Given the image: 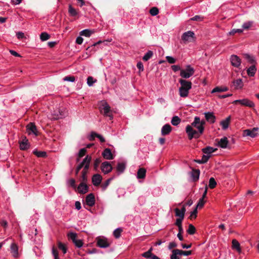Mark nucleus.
Here are the masks:
<instances>
[{
  "mask_svg": "<svg viewBox=\"0 0 259 259\" xmlns=\"http://www.w3.org/2000/svg\"><path fill=\"white\" fill-rule=\"evenodd\" d=\"M195 128L198 130L197 131L194 130L192 126H190V125H187L186 127V132L188 134L189 140H191L193 138H199L203 133L204 127H202L201 125L198 124L196 126Z\"/></svg>",
  "mask_w": 259,
  "mask_h": 259,
  "instance_id": "1",
  "label": "nucleus"
},
{
  "mask_svg": "<svg viewBox=\"0 0 259 259\" xmlns=\"http://www.w3.org/2000/svg\"><path fill=\"white\" fill-rule=\"evenodd\" d=\"M179 82L181 84V87L179 88L180 96L183 98L187 97L189 94V91L192 88L191 82L185 79H180Z\"/></svg>",
  "mask_w": 259,
  "mask_h": 259,
  "instance_id": "2",
  "label": "nucleus"
},
{
  "mask_svg": "<svg viewBox=\"0 0 259 259\" xmlns=\"http://www.w3.org/2000/svg\"><path fill=\"white\" fill-rule=\"evenodd\" d=\"M96 245L100 248H106L110 246V242L103 236H99L96 238Z\"/></svg>",
  "mask_w": 259,
  "mask_h": 259,
  "instance_id": "3",
  "label": "nucleus"
},
{
  "mask_svg": "<svg viewBox=\"0 0 259 259\" xmlns=\"http://www.w3.org/2000/svg\"><path fill=\"white\" fill-rule=\"evenodd\" d=\"M195 70L190 65L186 66L185 69L181 70L180 76L184 78H188L192 76L194 73Z\"/></svg>",
  "mask_w": 259,
  "mask_h": 259,
  "instance_id": "4",
  "label": "nucleus"
},
{
  "mask_svg": "<svg viewBox=\"0 0 259 259\" xmlns=\"http://www.w3.org/2000/svg\"><path fill=\"white\" fill-rule=\"evenodd\" d=\"M195 38V34L193 31H188L182 35V40L184 43L192 42Z\"/></svg>",
  "mask_w": 259,
  "mask_h": 259,
  "instance_id": "5",
  "label": "nucleus"
},
{
  "mask_svg": "<svg viewBox=\"0 0 259 259\" xmlns=\"http://www.w3.org/2000/svg\"><path fill=\"white\" fill-rule=\"evenodd\" d=\"M102 106L103 108L100 109L101 112L103 113L104 116H108L110 120H111L113 118V115L111 113L110 107L106 102H104L102 103Z\"/></svg>",
  "mask_w": 259,
  "mask_h": 259,
  "instance_id": "6",
  "label": "nucleus"
},
{
  "mask_svg": "<svg viewBox=\"0 0 259 259\" xmlns=\"http://www.w3.org/2000/svg\"><path fill=\"white\" fill-rule=\"evenodd\" d=\"M240 103L241 105L252 108L254 106V103L247 99H243L242 100H237L233 101V104H236Z\"/></svg>",
  "mask_w": 259,
  "mask_h": 259,
  "instance_id": "7",
  "label": "nucleus"
},
{
  "mask_svg": "<svg viewBox=\"0 0 259 259\" xmlns=\"http://www.w3.org/2000/svg\"><path fill=\"white\" fill-rule=\"evenodd\" d=\"M101 169L105 174L111 172L112 170V166L108 161L103 162L101 165Z\"/></svg>",
  "mask_w": 259,
  "mask_h": 259,
  "instance_id": "8",
  "label": "nucleus"
},
{
  "mask_svg": "<svg viewBox=\"0 0 259 259\" xmlns=\"http://www.w3.org/2000/svg\"><path fill=\"white\" fill-rule=\"evenodd\" d=\"M258 130V128L257 127L245 130L243 131V136H250L252 138H254L257 136Z\"/></svg>",
  "mask_w": 259,
  "mask_h": 259,
  "instance_id": "9",
  "label": "nucleus"
},
{
  "mask_svg": "<svg viewBox=\"0 0 259 259\" xmlns=\"http://www.w3.org/2000/svg\"><path fill=\"white\" fill-rule=\"evenodd\" d=\"M230 62L231 65L235 67L238 68L241 65V59L235 55H231L230 57Z\"/></svg>",
  "mask_w": 259,
  "mask_h": 259,
  "instance_id": "10",
  "label": "nucleus"
},
{
  "mask_svg": "<svg viewBox=\"0 0 259 259\" xmlns=\"http://www.w3.org/2000/svg\"><path fill=\"white\" fill-rule=\"evenodd\" d=\"M20 145V148L22 150H26L29 147V144L28 141L25 136L22 137V140L19 142Z\"/></svg>",
  "mask_w": 259,
  "mask_h": 259,
  "instance_id": "11",
  "label": "nucleus"
},
{
  "mask_svg": "<svg viewBox=\"0 0 259 259\" xmlns=\"http://www.w3.org/2000/svg\"><path fill=\"white\" fill-rule=\"evenodd\" d=\"M26 130L29 134H30L31 133H32L35 136L38 135L36 126L34 123L30 122L29 124H28L26 126Z\"/></svg>",
  "mask_w": 259,
  "mask_h": 259,
  "instance_id": "12",
  "label": "nucleus"
},
{
  "mask_svg": "<svg viewBox=\"0 0 259 259\" xmlns=\"http://www.w3.org/2000/svg\"><path fill=\"white\" fill-rule=\"evenodd\" d=\"M89 189V186L87 185V183H80L77 188L78 193L82 194L87 193Z\"/></svg>",
  "mask_w": 259,
  "mask_h": 259,
  "instance_id": "13",
  "label": "nucleus"
},
{
  "mask_svg": "<svg viewBox=\"0 0 259 259\" xmlns=\"http://www.w3.org/2000/svg\"><path fill=\"white\" fill-rule=\"evenodd\" d=\"M102 180V176L98 174L94 175L92 178V183L93 185L95 186H99L101 184Z\"/></svg>",
  "mask_w": 259,
  "mask_h": 259,
  "instance_id": "14",
  "label": "nucleus"
},
{
  "mask_svg": "<svg viewBox=\"0 0 259 259\" xmlns=\"http://www.w3.org/2000/svg\"><path fill=\"white\" fill-rule=\"evenodd\" d=\"M85 202L88 205L93 206L95 203V196L93 193L88 195L85 198Z\"/></svg>",
  "mask_w": 259,
  "mask_h": 259,
  "instance_id": "15",
  "label": "nucleus"
},
{
  "mask_svg": "<svg viewBox=\"0 0 259 259\" xmlns=\"http://www.w3.org/2000/svg\"><path fill=\"white\" fill-rule=\"evenodd\" d=\"M103 157L107 160H112L114 158V156L109 148H106L102 152Z\"/></svg>",
  "mask_w": 259,
  "mask_h": 259,
  "instance_id": "16",
  "label": "nucleus"
},
{
  "mask_svg": "<svg viewBox=\"0 0 259 259\" xmlns=\"http://www.w3.org/2000/svg\"><path fill=\"white\" fill-rule=\"evenodd\" d=\"M205 118L206 120L210 123H213L215 121L216 117L212 112L204 113Z\"/></svg>",
  "mask_w": 259,
  "mask_h": 259,
  "instance_id": "17",
  "label": "nucleus"
},
{
  "mask_svg": "<svg viewBox=\"0 0 259 259\" xmlns=\"http://www.w3.org/2000/svg\"><path fill=\"white\" fill-rule=\"evenodd\" d=\"M172 128L170 124H165L161 128V135L165 136L168 135L171 131Z\"/></svg>",
  "mask_w": 259,
  "mask_h": 259,
  "instance_id": "18",
  "label": "nucleus"
},
{
  "mask_svg": "<svg viewBox=\"0 0 259 259\" xmlns=\"http://www.w3.org/2000/svg\"><path fill=\"white\" fill-rule=\"evenodd\" d=\"M200 173V171L199 169L192 168L191 177L192 178L194 182H197L199 180Z\"/></svg>",
  "mask_w": 259,
  "mask_h": 259,
  "instance_id": "19",
  "label": "nucleus"
},
{
  "mask_svg": "<svg viewBox=\"0 0 259 259\" xmlns=\"http://www.w3.org/2000/svg\"><path fill=\"white\" fill-rule=\"evenodd\" d=\"M95 138H98L100 140V141L101 143H104L105 142V140L102 136H101L100 134H97L95 132H92L90 140H91V141L94 140Z\"/></svg>",
  "mask_w": 259,
  "mask_h": 259,
  "instance_id": "20",
  "label": "nucleus"
},
{
  "mask_svg": "<svg viewBox=\"0 0 259 259\" xmlns=\"http://www.w3.org/2000/svg\"><path fill=\"white\" fill-rule=\"evenodd\" d=\"M228 144V140L227 137H224L218 142V145L222 148H226Z\"/></svg>",
  "mask_w": 259,
  "mask_h": 259,
  "instance_id": "21",
  "label": "nucleus"
},
{
  "mask_svg": "<svg viewBox=\"0 0 259 259\" xmlns=\"http://www.w3.org/2000/svg\"><path fill=\"white\" fill-rule=\"evenodd\" d=\"M11 251L14 257H17L18 256V246L14 243H12L11 245Z\"/></svg>",
  "mask_w": 259,
  "mask_h": 259,
  "instance_id": "22",
  "label": "nucleus"
},
{
  "mask_svg": "<svg viewBox=\"0 0 259 259\" xmlns=\"http://www.w3.org/2000/svg\"><path fill=\"white\" fill-rule=\"evenodd\" d=\"M231 120V116H228L225 120H222L220 124L222 126V128L224 130L228 128Z\"/></svg>",
  "mask_w": 259,
  "mask_h": 259,
  "instance_id": "23",
  "label": "nucleus"
},
{
  "mask_svg": "<svg viewBox=\"0 0 259 259\" xmlns=\"http://www.w3.org/2000/svg\"><path fill=\"white\" fill-rule=\"evenodd\" d=\"M146 170L144 168H140L137 172V178L139 179H143L145 178Z\"/></svg>",
  "mask_w": 259,
  "mask_h": 259,
  "instance_id": "24",
  "label": "nucleus"
},
{
  "mask_svg": "<svg viewBox=\"0 0 259 259\" xmlns=\"http://www.w3.org/2000/svg\"><path fill=\"white\" fill-rule=\"evenodd\" d=\"M228 90V88L227 87L218 86L212 90L211 93L224 92L227 91Z\"/></svg>",
  "mask_w": 259,
  "mask_h": 259,
  "instance_id": "25",
  "label": "nucleus"
},
{
  "mask_svg": "<svg viewBox=\"0 0 259 259\" xmlns=\"http://www.w3.org/2000/svg\"><path fill=\"white\" fill-rule=\"evenodd\" d=\"M217 150V149H214L213 148L211 147H210V146H207L203 149H202V152L208 155H210V154L214 152H215L216 150Z\"/></svg>",
  "mask_w": 259,
  "mask_h": 259,
  "instance_id": "26",
  "label": "nucleus"
},
{
  "mask_svg": "<svg viewBox=\"0 0 259 259\" xmlns=\"http://www.w3.org/2000/svg\"><path fill=\"white\" fill-rule=\"evenodd\" d=\"M256 70V69L255 68V65L253 64L248 68L247 72L249 76H253L255 73Z\"/></svg>",
  "mask_w": 259,
  "mask_h": 259,
  "instance_id": "27",
  "label": "nucleus"
},
{
  "mask_svg": "<svg viewBox=\"0 0 259 259\" xmlns=\"http://www.w3.org/2000/svg\"><path fill=\"white\" fill-rule=\"evenodd\" d=\"M232 248L236 249L239 253L241 251L240 244L236 239L232 240Z\"/></svg>",
  "mask_w": 259,
  "mask_h": 259,
  "instance_id": "28",
  "label": "nucleus"
},
{
  "mask_svg": "<svg viewBox=\"0 0 259 259\" xmlns=\"http://www.w3.org/2000/svg\"><path fill=\"white\" fill-rule=\"evenodd\" d=\"M94 32L93 31H92L90 29H84L81 31L79 32V34L80 36H84L85 37H90L92 34Z\"/></svg>",
  "mask_w": 259,
  "mask_h": 259,
  "instance_id": "29",
  "label": "nucleus"
},
{
  "mask_svg": "<svg viewBox=\"0 0 259 259\" xmlns=\"http://www.w3.org/2000/svg\"><path fill=\"white\" fill-rule=\"evenodd\" d=\"M233 83L235 87V89H236L241 88L243 85V82L241 79H238L234 80Z\"/></svg>",
  "mask_w": 259,
  "mask_h": 259,
  "instance_id": "30",
  "label": "nucleus"
},
{
  "mask_svg": "<svg viewBox=\"0 0 259 259\" xmlns=\"http://www.w3.org/2000/svg\"><path fill=\"white\" fill-rule=\"evenodd\" d=\"M178 255H180L179 249H174L172 251V254L170 255V259H180Z\"/></svg>",
  "mask_w": 259,
  "mask_h": 259,
  "instance_id": "31",
  "label": "nucleus"
},
{
  "mask_svg": "<svg viewBox=\"0 0 259 259\" xmlns=\"http://www.w3.org/2000/svg\"><path fill=\"white\" fill-rule=\"evenodd\" d=\"M33 153L38 157H46L47 156V153L45 151H40L37 150H34Z\"/></svg>",
  "mask_w": 259,
  "mask_h": 259,
  "instance_id": "32",
  "label": "nucleus"
},
{
  "mask_svg": "<svg viewBox=\"0 0 259 259\" xmlns=\"http://www.w3.org/2000/svg\"><path fill=\"white\" fill-rule=\"evenodd\" d=\"M181 119L178 116H174L171 120L173 125L177 126L181 122Z\"/></svg>",
  "mask_w": 259,
  "mask_h": 259,
  "instance_id": "33",
  "label": "nucleus"
},
{
  "mask_svg": "<svg viewBox=\"0 0 259 259\" xmlns=\"http://www.w3.org/2000/svg\"><path fill=\"white\" fill-rule=\"evenodd\" d=\"M68 12L71 16L73 17L77 16L78 14L76 10L73 7H72L71 5L69 6Z\"/></svg>",
  "mask_w": 259,
  "mask_h": 259,
  "instance_id": "34",
  "label": "nucleus"
},
{
  "mask_svg": "<svg viewBox=\"0 0 259 259\" xmlns=\"http://www.w3.org/2000/svg\"><path fill=\"white\" fill-rule=\"evenodd\" d=\"M153 55V53L152 51H148L143 56V60L144 61H147L148 60H149L152 57Z\"/></svg>",
  "mask_w": 259,
  "mask_h": 259,
  "instance_id": "35",
  "label": "nucleus"
},
{
  "mask_svg": "<svg viewBox=\"0 0 259 259\" xmlns=\"http://www.w3.org/2000/svg\"><path fill=\"white\" fill-rule=\"evenodd\" d=\"M92 160V157L91 156L87 155L82 160V161L80 163L82 165V166L85 165L87 163L88 165H90V163Z\"/></svg>",
  "mask_w": 259,
  "mask_h": 259,
  "instance_id": "36",
  "label": "nucleus"
},
{
  "mask_svg": "<svg viewBox=\"0 0 259 259\" xmlns=\"http://www.w3.org/2000/svg\"><path fill=\"white\" fill-rule=\"evenodd\" d=\"M196 229L192 224H189L187 232L190 235H193L195 233Z\"/></svg>",
  "mask_w": 259,
  "mask_h": 259,
  "instance_id": "37",
  "label": "nucleus"
},
{
  "mask_svg": "<svg viewBox=\"0 0 259 259\" xmlns=\"http://www.w3.org/2000/svg\"><path fill=\"white\" fill-rule=\"evenodd\" d=\"M64 116V114L63 113V112L58 111V113L56 112L53 114V119L54 120H57L63 118Z\"/></svg>",
  "mask_w": 259,
  "mask_h": 259,
  "instance_id": "38",
  "label": "nucleus"
},
{
  "mask_svg": "<svg viewBox=\"0 0 259 259\" xmlns=\"http://www.w3.org/2000/svg\"><path fill=\"white\" fill-rule=\"evenodd\" d=\"M50 35L47 32H42L40 35V38L42 41H46L50 38Z\"/></svg>",
  "mask_w": 259,
  "mask_h": 259,
  "instance_id": "39",
  "label": "nucleus"
},
{
  "mask_svg": "<svg viewBox=\"0 0 259 259\" xmlns=\"http://www.w3.org/2000/svg\"><path fill=\"white\" fill-rule=\"evenodd\" d=\"M217 185V182L215 179L211 177L210 178L209 180V185L208 186L210 189H213Z\"/></svg>",
  "mask_w": 259,
  "mask_h": 259,
  "instance_id": "40",
  "label": "nucleus"
},
{
  "mask_svg": "<svg viewBox=\"0 0 259 259\" xmlns=\"http://www.w3.org/2000/svg\"><path fill=\"white\" fill-rule=\"evenodd\" d=\"M116 168L118 171L123 172L125 168V165L124 163H118Z\"/></svg>",
  "mask_w": 259,
  "mask_h": 259,
  "instance_id": "41",
  "label": "nucleus"
},
{
  "mask_svg": "<svg viewBox=\"0 0 259 259\" xmlns=\"http://www.w3.org/2000/svg\"><path fill=\"white\" fill-rule=\"evenodd\" d=\"M152 250V248L151 247L150 249H149L147 251L144 252L142 255V256L146 258H151V256L152 255V253L151 252Z\"/></svg>",
  "mask_w": 259,
  "mask_h": 259,
  "instance_id": "42",
  "label": "nucleus"
},
{
  "mask_svg": "<svg viewBox=\"0 0 259 259\" xmlns=\"http://www.w3.org/2000/svg\"><path fill=\"white\" fill-rule=\"evenodd\" d=\"M122 232V229L120 228H118L114 231L113 235L116 238H118L120 237Z\"/></svg>",
  "mask_w": 259,
  "mask_h": 259,
  "instance_id": "43",
  "label": "nucleus"
},
{
  "mask_svg": "<svg viewBox=\"0 0 259 259\" xmlns=\"http://www.w3.org/2000/svg\"><path fill=\"white\" fill-rule=\"evenodd\" d=\"M244 56L245 58L246 59H247L248 60V61L250 64H253L255 63V60L254 59V58H253L252 56H250L249 55H248L247 54H244Z\"/></svg>",
  "mask_w": 259,
  "mask_h": 259,
  "instance_id": "44",
  "label": "nucleus"
},
{
  "mask_svg": "<svg viewBox=\"0 0 259 259\" xmlns=\"http://www.w3.org/2000/svg\"><path fill=\"white\" fill-rule=\"evenodd\" d=\"M101 162V160L100 158H96L95 160V161L94 162V164H93L94 168L95 170H96V171L98 170L99 165Z\"/></svg>",
  "mask_w": 259,
  "mask_h": 259,
  "instance_id": "45",
  "label": "nucleus"
},
{
  "mask_svg": "<svg viewBox=\"0 0 259 259\" xmlns=\"http://www.w3.org/2000/svg\"><path fill=\"white\" fill-rule=\"evenodd\" d=\"M69 239H71L73 242L77 239V234L73 232H70L68 234Z\"/></svg>",
  "mask_w": 259,
  "mask_h": 259,
  "instance_id": "46",
  "label": "nucleus"
},
{
  "mask_svg": "<svg viewBox=\"0 0 259 259\" xmlns=\"http://www.w3.org/2000/svg\"><path fill=\"white\" fill-rule=\"evenodd\" d=\"M58 246L59 249H60V250H62L64 254L66 253L67 248L64 244H63L61 242H58Z\"/></svg>",
  "mask_w": 259,
  "mask_h": 259,
  "instance_id": "47",
  "label": "nucleus"
},
{
  "mask_svg": "<svg viewBox=\"0 0 259 259\" xmlns=\"http://www.w3.org/2000/svg\"><path fill=\"white\" fill-rule=\"evenodd\" d=\"M97 81L96 79H94L92 76H89L87 78V84L89 86L91 87L93 83Z\"/></svg>",
  "mask_w": 259,
  "mask_h": 259,
  "instance_id": "48",
  "label": "nucleus"
},
{
  "mask_svg": "<svg viewBox=\"0 0 259 259\" xmlns=\"http://www.w3.org/2000/svg\"><path fill=\"white\" fill-rule=\"evenodd\" d=\"M113 178H109L108 179V180H107L106 181V182L105 183H104L101 187L103 189V190H105L107 187L109 186L110 182L113 180Z\"/></svg>",
  "mask_w": 259,
  "mask_h": 259,
  "instance_id": "49",
  "label": "nucleus"
},
{
  "mask_svg": "<svg viewBox=\"0 0 259 259\" xmlns=\"http://www.w3.org/2000/svg\"><path fill=\"white\" fill-rule=\"evenodd\" d=\"M150 13L152 16H156L159 13L158 9L156 7H152L150 10Z\"/></svg>",
  "mask_w": 259,
  "mask_h": 259,
  "instance_id": "50",
  "label": "nucleus"
},
{
  "mask_svg": "<svg viewBox=\"0 0 259 259\" xmlns=\"http://www.w3.org/2000/svg\"><path fill=\"white\" fill-rule=\"evenodd\" d=\"M174 210L176 213V216L178 217L179 218H184L185 215L184 213H182L178 208H176Z\"/></svg>",
  "mask_w": 259,
  "mask_h": 259,
  "instance_id": "51",
  "label": "nucleus"
},
{
  "mask_svg": "<svg viewBox=\"0 0 259 259\" xmlns=\"http://www.w3.org/2000/svg\"><path fill=\"white\" fill-rule=\"evenodd\" d=\"M80 180L81 183H87L88 182L87 174L81 173Z\"/></svg>",
  "mask_w": 259,
  "mask_h": 259,
  "instance_id": "52",
  "label": "nucleus"
},
{
  "mask_svg": "<svg viewBox=\"0 0 259 259\" xmlns=\"http://www.w3.org/2000/svg\"><path fill=\"white\" fill-rule=\"evenodd\" d=\"M252 24L253 22L252 21L245 22L243 24L242 27L244 29H248L252 26Z\"/></svg>",
  "mask_w": 259,
  "mask_h": 259,
  "instance_id": "53",
  "label": "nucleus"
},
{
  "mask_svg": "<svg viewBox=\"0 0 259 259\" xmlns=\"http://www.w3.org/2000/svg\"><path fill=\"white\" fill-rule=\"evenodd\" d=\"M63 80L74 82L75 80V78L73 76H66L63 78Z\"/></svg>",
  "mask_w": 259,
  "mask_h": 259,
  "instance_id": "54",
  "label": "nucleus"
},
{
  "mask_svg": "<svg viewBox=\"0 0 259 259\" xmlns=\"http://www.w3.org/2000/svg\"><path fill=\"white\" fill-rule=\"evenodd\" d=\"M52 254L54 256V259H59L58 251L54 246L52 248Z\"/></svg>",
  "mask_w": 259,
  "mask_h": 259,
  "instance_id": "55",
  "label": "nucleus"
},
{
  "mask_svg": "<svg viewBox=\"0 0 259 259\" xmlns=\"http://www.w3.org/2000/svg\"><path fill=\"white\" fill-rule=\"evenodd\" d=\"M166 61L169 63V64H174L176 62V59L174 58L167 56L165 57Z\"/></svg>",
  "mask_w": 259,
  "mask_h": 259,
  "instance_id": "56",
  "label": "nucleus"
},
{
  "mask_svg": "<svg viewBox=\"0 0 259 259\" xmlns=\"http://www.w3.org/2000/svg\"><path fill=\"white\" fill-rule=\"evenodd\" d=\"M197 208L195 207V208L194 209L193 211L191 212V215L189 217L190 219H195L197 217Z\"/></svg>",
  "mask_w": 259,
  "mask_h": 259,
  "instance_id": "57",
  "label": "nucleus"
},
{
  "mask_svg": "<svg viewBox=\"0 0 259 259\" xmlns=\"http://www.w3.org/2000/svg\"><path fill=\"white\" fill-rule=\"evenodd\" d=\"M180 255H184L186 256L190 255L192 254V251L191 250L183 251L179 249Z\"/></svg>",
  "mask_w": 259,
  "mask_h": 259,
  "instance_id": "58",
  "label": "nucleus"
},
{
  "mask_svg": "<svg viewBox=\"0 0 259 259\" xmlns=\"http://www.w3.org/2000/svg\"><path fill=\"white\" fill-rule=\"evenodd\" d=\"M199 123V117L196 116L194 118V121L191 123V125L190 126H192V127H195Z\"/></svg>",
  "mask_w": 259,
  "mask_h": 259,
  "instance_id": "59",
  "label": "nucleus"
},
{
  "mask_svg": "<svg viewBox=\"0 0 259 259\" xmlns=\"http://www.w3.org/2000/svg\"><path fill=\"white\" fill-rule=\"evenodd\" d=\"M203 17L199 15H196L191 18L190 20L192 21H201L203 20Z\"/></svg>",
  "mask_w": 259,
  "mask_h": 259,
  "instance_id": "60",
  "label": "nucleus"
},
{
  "mask_svg": "<svg viewBox=\"0 0 259 259\" xmlns=\"http://www.w3.org/2000/svg\"><path fill=\"white\" fill-rule=\"evenodd\" d=\"M205 202V201L204 200V199L200 198L198 202L197 205L196 207H197V208H198V207H199V208L202 207L203 206Z\"/></svg>",
  "mask_w": 259,
  "mask_h": 259,
  "instance_id": "61",
  "label": "nucleus"
},
{
  "mask_svg": "<svg viewBox=\"0 0 259 259\" xmlns=\"http://www.w3.org/2000/svg\"><path fill=\"white\" fill-rule=\"evenodd\" d=\"M87 152V150L85 148H82L81 149L78 153V156L79 158H81L85 155V153Z\"/></svg>",
  "mask_w": 259,
  "mask_h": 259,
  "instance_id": "62",
  "label": "nucleus"
},
{
  "mask_svg": "<svg viewBox=\"0 0 259 259\" xmlns=\"http://www.w3.org/2000/svg\"><path fill=\"white\" fill-rule=\"evenodd\" d=\"M73 243H74L75 246L77 247H80L83 245V242L81 240L76 239L75 241H74Z\"/></svg>",
  "mask_w": 259,
  "mask_h": 259,
  "instance_id": "63",
  "label": "nucleus"
},
{
  "mask_svg": "<svg viewBox=\"0 0 259 259\" xmlns=\"http://www.w3.org/2000/svg\"><path fill=\"white\" fill-rule=\"evenodd\" d=\"M83 167V168L81 171V173L88 174L90 167V165H88V164L87 163V164L84 165Z\"/></svg>",
  "mask_w": 259,
  "mask_h": 259,
  "instance_id": "64",
  "label": "nucleus"
}]
</instances>
